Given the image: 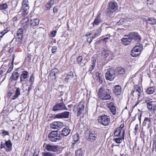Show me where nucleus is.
Masks as SVG:
<instances>
[{"label":"nucleus","instance_id":"nucleus-52","mask_svg":"<svg viewBox=\"0 0 156 156\" xmlns=\"http://www.w3.org/2000/svg\"><path fill=\"white\" fill-rule=\"evenodd\" d=\"M56 33V31L55 30L51 32V36L52 37H54L55 36V35Z\"/></svg>","mask_w":156,"mask_h":156},{"label":"nucleus","instance_id":"nucleus-34","mask_svg":"<svg viewBox=\"0 0 156 156\" xmlns=\"http://www.w3.org/2000/svg\"><path fill=\"white\" fill-rule=\"evenodd\" d=\"M5 144L6 147L8 149L12 147V144L10 140L6 141Z\"/></svg>","mask_w":156,"mask_h":156},{"label":"nucleus","instance_id":"nucleus-10","mask_svg":"<svg viewBox=\"0 0 156 156\" xmlns=\"http://www.w3.org/2000/svg\"><path fill=\"white\" fill-rule=\"evenodd\" d=\"M97 133L96 131H90L89 132L88 140L90 141H94L97 137Z\"/></svg>","mask_w":156,"mask_h":156},{"label":"nucleus","instance_id":"nucleus-19","mask_svg":"<svg viewBox=\"0 0 156 156\" xmlns=\"http://www.w3.org/2000/svg\"><path fill=\"white\" fill-rule=\"evenodd\" d=\"M29 76L28 73L26 71H23L20 76V81L21 82L24 81V80Z\"/></svg>","mask_w":156,"mask_h":156},{"label":"nucleus","instance_id":"nucleus-49","mask_svg":"<svg viewBox=\"0 0 156 156\" xmlns=\"http://www.w3.org/2000/svg\"><path fill=\"white\" fill-rule=\"evenodd\" d=\"M103 76L101 75V77H99V78L97 79V80L100 83H102L103 82Z\"/></svg>","mask_w":156,"mask_h":156},{"label":"nucleus","instance_id":"nucleus-54","mask_svg":"<svg viewBox=\"0 0 156 156\" xmlns=\"http://www.w3.org/2000/svg\"><path fill=\"white\" fill-rule=\"evenodd\" d=\"M138 95V99L139 101H141L143 99H144V97L142 96H142H141V95H140V96Z\"/></svg>","mask_w":156,"mask_h":156},{"label":"nucleus","instance_id":"nucleus-24","mask_svg":"<svg viewBox=\"0 0 156 156\" xmlns=\"http://www.w3.org/2000/svg\"><path fill=\"white\" fill-rule=\"evenodd\" d=\"M101 22V20L99 15H98L93 22V25H98Z\"/></svg>","mask_w":156,"mask_h":156},{"label":"nucleus","instance_id":"nucleus-53","mask_svg":"<svg viewBox=\"0 0 156 156\" xmlns=\"http://www.w3.org/2000/svg\"><path fill=\"white\" fill-rule=\"evenodd\" d=\"M94 38H93V37L92 36L91 37H89L87 39V41L89 43H90L92 42V40Z\"/></svg>","mask_w":156,"mask_h":156},{"label":"nucleus","instance_id":"nucleus-43","mask_svg":"<svg viewBox=\"0 0 156 156\" xmlns=\"http://www.w3.org/2000/svg\"><path fill=\"white\" fill-rule=\"evenodd\" d=\"M124 137H123L122 138H115L114 139L115 140V141L117 143L119 144L121 143L122 141V139L123 140Z\"/></svg>","mask_w":156,"mask_h":156},{"label":"nucleus","instance_id":"nucleus-56","mask_svg":"<svg viewBox=\"0 0 156 156\" xmlns=\"http://www.w3.org/2000/svg\"><path fill=\"white\" fill-rule=\"evenodd\" d=\"M54 1L53 0H51L48 3L49 5H50L51 6H52L54 3Z\"/></svg>","mask_w":156,"mask_h":156},{"label":"nucleus","instance_id":"nucleus-17","mask_svg":"<svg viewBox=\"0 0 156 156\" xmlns=\"http://www.w3.org/2000/svg\"><path fill=\"white\" fill-rule=\"evenodd\" d=\"M108 107L112 114L115 115L116 114V107L114 106V103L112 102L108 104Z\"/></svg>","mask_w":156,"mask_h":156},{"label":"nucleus","instance_id":"nucleus-18","mask_svg":"<svg viewBox=\"0 0 156 156\" xmlns=\"http://www.w3.org/2000/svg\"><path fill=\"white\" fill-rule=\"evenodd\" d=\"M125 38L122 39L121 41L123 44L125 45H128L131 42L132 40L130 38H128V35L125 36Z\"/></svg>","mask_w":156,"mask_h":156},{"label":"nucleus","instance_id":"nucleus-61","mask_svg":"<svg viewBox=\"0 0 156 156\" xmlns=\"http://www.w3.org/2000/svg\"><path fill=\"white\" fill-rule=\"evenodd\" d=\"M96 77L97 79H98V78H99V77H101V74L99 73V72H97L96 73Z\"/></svg>","mask_w":156,"mask_h":156},{"label":"nucleus","instance_id":"nucleus-51","mask_svg":"<svg viewBox=\"0 0 156 156\" xmlns=\"http://www.w3.org/2000/svg\"><path fill=\"white\" fill-rule=\"evenodd\" d=\"M34 77L33 75H32L30 77L29 81L32 83L34 81Z\"/></svg>","mask_w":156,"mask_h":156},{"label":"nucleus","instance_id":"nucleus-21","mask_svg":"<svg viewBox=\"0 0 156 156\" xmlns=\"http://www.w3.org/2000/svg\"><path fill=\"white\" fill-rule=\"evenodd\" d=\"M114 93L116 95H119L121 93V88L120 86L116 85L115 87V89L114 90Z\"/></svg>","mask_w":156,"mask_h":156},{"label":"nucleus","instance_id":"nucleus-13","mask_svg":"<svg viewBox=\"0 0 156 156\" xmlns=\"http://www.w3.org/2000/svg\"><path fill=\"white\" fill-rule=\"evenodd\" d=\"M128 35V38H130L132 41V39H134L139 41L141 39L140 36L137 33L132 32L129 33Z\"/></svg>","mask_w":156,"mask_h":156},{"label":"nucleus","instance_id":"nucleus-37","mask_svg":"<svg viewBox=\"0 0 156 156\" xmlns=\"http://www.w3.org/2000/svg\"><path fill=\"white\" fill-rule=\"evenodd\" d=\"M117 70L119 74H123L125 72V69L122 67L118 68Z\"/></svg>","mask_w":156,"mask_h":156},{"label":"nucleus","instance_id":"nucleus-28","mask_svg":"<svg viewBox=\"0 0 156 156\" xmlns=\"http://www.w3.org/2000/svg\"><path fill=\"white\" fill-rule=\"evenodd\" d=\"M144 122H145L146 124H147V128H149L151 126V120L150 118L145 117L144 119Z\"/></svg>","mask_w":156,"mask_h":156},{"label":"nucleus","instance_id":"nucleus-48","mask_svg":"<svg viewBox=\"0 0 156 156\" xmlns=\"http://www.w3.org/2000/svg\"><path fill=\"white\" fill-rule=\"evenodd\" d=\"M7 31L6 30H4L1 32H0V37H2L7 32Z\"/></svg>","mask_w":156,"mask_h":156},{"label":"nucleus","instance_id":"nucleus-32","mask_svg":"<svg viewBox=\"0 0 156 156\" xmlns=\"http://www.w3.org/2000/svg\"><path fill=\"white\" fill-rule=\"evenodd\" d=\"M42 156H55L54 153H50L49 152L42 153Z\"/></svg>","mask_w":156,"mask_h":156},{"label":"nucleus","instance_id":"nucleus-16","mask_svg":"<svg viewBox=\"0 0 156 156\" xmlns=\"http://www.w3.org/2000/svg\"><path fill=\"white\" fill-rule=\"evenodd\" d=\"M76 108L77 110L76 115L77 116H79L81 115L82 111L84 110V106L81 103H80L78 105L76 106Z\"/></svg>","mask_w":156,"mask_h":156},{"label":"nucleus","instance_id":"nucleus-33","mask_svg":"<svg viewBox=\"0 0 156 156\" xmlns=\"http://www.w3.org/2000/svg\"><path fill=\"white\" fill-rule=\"evenodd\" d=\"M146 21L148 23L150 24H154L156 22V20L152 18H149L148 20H147Z\"/></svg>","mask_w":156,"mask_h":156},{"label":"nucleus","instance_id":"nucleus-45","mask_svg":"<svg viewBox=\"0 0 156 156\" xmlns=\"http://www.w3.org/2000/svg\"><path fill=\"white\" fill-rule=\"evenodd\" d=\"M102 55L104 56L105 58H106L109 55L108 51L106 50H104L102 52Z\"/></svg>","mask_w":156,"mask_h":156},{"label":"nucleus","instance_id":"nucleus-55","mask_svg":"<svg viewBox=\"0 0 156 156\" xmlns=\"http://www.w3.org/2000/svg\"><path fill=\"white\" fill-rule=\"evenodd\" d=\"M57 49L56 47L55 46L53 47L51 49V51L52 53L55 52Z\"/></svg>","mask_w":156,"mask_h":156},{"label":"nucleus","instance_id":"nucleus-58","mask_svg":"<svg viewBox=\"0 0 156 156\" xmlns=\"http://www.w3.org/2000/svg\"><path fill=\"white\" fill-rule=\"evenodd\" d=\"M2 133L3 135H8L9 134V133L6 131L4 130L3 131Z\"/></svg>","mask_w":156,"mask_h":156},{"label":"nucleus","instance_id":"nucleus-29","mask_svg":"<svg viewBox=\"0 0 156 156\" xmlns=\"http://www.w3.org/2000/svg\"><path fill=\"white\" fill-rule=\"evenodd\" d=\"M59 71L57 68H55L52 70L50 73V75L51 76H55L56 74L58 73Z\"/></svg>","mask_w":156,"mask_h":156},{"label":"nucleus","instance_id":"nucleus-62","mask_svg":"<svg viewBox=\"0 0 156 156\" xmlns=\"http://www.w3.org/2000/svg\"><path fill=\"white\" fill-rule=\"evenodd\" d=\"M153 112H154V111H156V105L153 104Z\"/></svg>","mask_w":156,"mask_h":156},{"label":"nucleus","instance_id":"nucleus-14","mask_svg":"<svg viewBox=\"0 0 156 156\" xmlns=\"http://www.w3.org/2000/svg\"><path fill=\"white\" fill-rule=\"evenodd\" d=\"M29 6H22L20 12L18 13L19 15H22L23 16H25L29 13Z\"/></svg>","mask_w":156,"mask_h":156},{"label":"nucleus","instance_id":"nucleus-11","mask_svg":"<svg viewBox=\"0 0 156 156\" xmlns=\"http://www.w3.org/2000/svg\"><path fill=\"white\" fill-rule=\"evenodd\" d=\"M63 124L62 122H55L50 125V127L53 129H59L62 127Z\"/></svg>","mask_w":156,"mask_h":156},{"label":"nucleus","instance_id":"nucleus-59","mask_svg":"<svg viewBox=\"0 0 156 156\" xmlns=\"http://www.w3.org/2000/svg\"><path fill=\"white\" fill-rule=\"evenodd\" d=\"M124 124H122L120 125V126L119 127H118L117 128H118L119 129L121 130H122V129L124 127Z\"/></svg>","mask_w":156,"mask_h":156},{"label":"nucleus","instance_id":"nucleus-38","mask_svg":"<svg viewBox=\"0 0 156 156\" xmlns=\"http://www.w3.org/2000/svg\"><path fill=\"white\" fill-rule=\"evenodd\" d=\"M8 6L6 4L4 3L0 5V10H4L7 8Z\"/></svg>","mask_w":156,"mask_h":156},{"label":"nucleus","instance_id":"nucleus-1","mask_svg":"<svg viewBox=\"0 0 156 156\" xmlns=\"http://www.w3.org/2000/svg\"><path fill=\"white\" fill-rule=\"evenodd\" d=\"M98 94L101 99L103 100H109L111 98L109 90H105L103 86L99 88Z\"/></svg>","mask_w":156,"mask_h":156},{"label":"nucleus","instance_id":"nucleus-63","mask_svg":"<svg viewBox=\"0 0 156 156\" xmlns=\"http://www.w3.org/2000/svg\"><path fill=\"white\" fill-rule=\"evenodd\" d=\"M38 152H37L36 151H35L33 156H38Z\"/></svg>","mask_w":156,"mask_h":156},{"label":"nucleus","instance_id":"nucleus-60","mask_svg":"<svg viewBox=\"0 0 156 156\" xmlns=\"http://www.w3.org/2000/svg\"><path fill=\"white\" fill-rule=\"evenodd\" d=\"M53 12L57 13L58 11V9L55 7H54L53 9Z\"/></svg>","mask_w":156,"mask_h":156},{"label":"nucleus","instance_id":"nucleus-50","mask_svg":"<svg viewBox=\"0 0 156 156\" xmlns=\"http://www.w3.org/2000/svg\"><path fill=\"white\" fill-rule=\"evenodd\" d=\"M15 94L19 96L20 94V89L18 87L16 90Z\"/></svg>","mask_w":156,"mask_h":156},{"label":"nucleus","instance_id":"nucleus-7","mask_svg":"<svg viewBox=\"0 0 156 156\" xmlns=\"http://www.w3.org/2000/svg\"><path fill=\"white\" fill-rule=\"evenodd\" d=\"M115 76V72L113 69L108 71L105 74L106 79L107 80L112 81L113 80Z\"/></svg>","mask_w":156,"mask_h":156},{"label":"nucleus","instance_id":"nucleus-40","mask_svg":"<svg viewBox=\"0 0 156 156\" xmlns=\"http://www.w3.org/2000/svg\"><path fill=\"white\" fill-rule=\"evenodd\" d=\"M126 21V19L125 18H123L121 19L117 23V24L119 25L123 23Z\"/></svg>","mask_w":156,"mask_h":156},{"label":"nucleus","instance_id":"nucleus-12","mask_svg":"<svg viewBox=\"0 0 156 156\" xmlns=\"http://www.w3.org/2000/svg\"><path fill=\"white\" fill-rule=\"evenodd\" d=\"M128 35V38H130L132 41V39H134L139 41L141 39L140 36L137 33L132 32L129 33Z\"/></svg>","mask_w":156,"mask_h":156},{"label":"nucleus","instance_id":"nucleus-64","mask_svg":"<svg viewBox=\"0 0 156 156\" xmlns=\"http://www.w3.org/2000/svg\"><path fill=\"white\" fill-rule=\"evenodd\" d=\"M138 129V124H136V125L135 128H134L135 130V131H137Z\"/></svg>","mask_w":156,"mask_h":156},{"label":"nucleus","instance_id":"nucleus-15","mask_svg":"<svg viewBox=\"0 0 156 156\" xmlns=\"http://www.w3.org/2000/svg\"><path fill=\"white\" fill-rule=\"evenodd\" d=\"M23 30L21 28L18 29L17 31V37L16 41L20 42L23 37Z\"/></svg>","mask_w":156,"mask_h":156},{"label":"nucleus","instance_id":"nucleus-44","mask_svg":"<svg viewBox=\"0 0 156 156\" xmlns=\"http://www.w3.org/2000/svg\"><path fill=\"white\" fill-rule=\"evenodd\" d=\"M121 130L118 128L116 129V130L114 132V134L116 136H119L120 134Z\"/></svg>","mask_w":156,"mask_h":156},{"label":"nucleus","instance_id":"nucleus-25","mask_svg":"<svg viewBox=\"0 0 156 156\" xmlns=\"http://www.w3.org/2000/svg\"><path fill=\"white\" fill-rule=\"evenodd\" d=\"M39 20L37 19L31 20L30 21V25L33 27L37 25L39 22Z\"/></svg>","mask_w":156,"mask_h":156},{"label":"nucleus","instance_id":"nucleus-42","mask_svg":"<svg viewBox=\"0 0 156 156\" xmlns=\"http://www.w3.org/2000/svg\"><path fill=\"white\" fill-rule=\"evenodd\" d=\"M12 64L10 66L7 71L5 73V74L10 73L12 70L13 67V62H12Z\"/></svg>","mask_w":156,"mask_h":156},{"label":"nucleus","instance_id":"nucleus-36","mask_svg":"<svg viewBox=\"0 0 156 156\" xmlns=\"http://www.w3.org/2000/svg\"><path fill=\"white\" fill-rule=\"evenodd\" d=\"M76 156H82V151L80 148L77 150L75 152Z\"/></svg>","mask_w":156,"mask_h":156},{"label":"nucleus","instance_id":"nucleus-6","mask_svg":"<svg viewBox=\"0 0 156 156\" xmlns=\"http://www.w3.org/2000/svg\"><path fill=\"white\" fill-rule=\"evenodd\" d=\"M67 107L63 102H61L55 104L53 106L52 110L54 112H56L59 111H62L67 110Z\"/></svg>","mask_w":156,"mask_h":156},{"label":"nucleus","instance_id":"nucleus-20","mask_svg":"<svg viewBox=\"0 0 156 156\" xmlns=\"http://www.w3.org/2000/svg\"><path fill=\"white\" fill-rule=\"evenodd\" d=\"M70 130L68 127L63 128L62 131V134L64 136H67L70 133Z\"/></svg>","mask_w":156,"mask_h":156},{"label":"nucleus","instance_id":"nucleus-39","mask_svg":"<svg viewBox=\"0 0 156 156\" xmlns=\"http://www.w3.org/2000/svg\"><path fill=\"white\" fill-rule=\"evenodd\" d=\"M73 143H76L79 140L78 134H76L73 136Z\"/></svg>","mask_w":156,"mask_h":156},{"label":"nucleus","instance_id":"nucleus-57","mask_svg":"<svg viewBox=\"0 0 156 156\" xmlns=\"http://www.w3.org/2000/svg\"><path fill=\"white\" fill-rule=\"evenodd\" d=\"M45 7L47 8V9L48 10L50 9L51 7V6L48 3H47Z\"/></svg>","mask_w":156,"mask_h":156},{"label":"nucleus","instance_id":"nucleus-46","mask_svg":"<svg viewBox=\"0 0 156 156\" xmlns=\"http://www.w3.org/2000/svg\"><path fill=\"white\" fill-rule=\"evenodd\" d=\"M83 58L82 56H79L77 59V61L78 63L79 64H80V65H81V62Z\"/></svg>","mask_w":156,"mask_h":156},{"label":"nucleus","instance_id":"nucleus-26","mask_svg":"<svg viewBox=\"0 0 156 156\" xmlns=\"http://www.w3.org/2000/svg\"><path fill=\"white\" fill-rule=\"evenodd\" d=\"M19 76V75L18 72H14L12 73L10 78L12 80H15L17 79Z\"/></svg>","mask_w":156,"mask_h":156},{"label":"nucleus","instance_id":"nucleus-8","mask_svg":"<svg viewBox=\"0 0 156 156\" xmlns=\"http://www.w3.org/2000/svg\"><path fill=\"white\" fill-rule=\"evenodd\" d=\"M69 112H63L58 113L55 115L54 119H66L69 118Z\"/></svg>","mask_w":156,"mask_h":156},{"label":"nucleus","instance_id":"nucleus-3","mask_svg":"<svg viewBox=\"0 0 156 156\" xmlns=\"http://www.w3.org/2000/svg\"><path fill=\"white\" fill-rule=\"evenodd\" d=\"M49 140L52 142H56L62 138L61 134L57 131H52L48 135Z\"/></svg>","mask_w":156,"mask_h":156},{"label":"nucleus","instance_id":"nucleus-31","mask_svg":"<svg viewBox=\"0 0 156 156\" xmlns=\"http://www.w3.org/2000/svg\"><path fill=\"white\" fill-rule=\"evenodd\" d=\"M154 88L153 87H151L148 88L147 89V92L148 94H152L154 91Z\"/></svg>","mask_w":156,"mask_h":156},{"label":"nucleus","instance_id":"nucleus-47","mask_svg":"<svg viewBox=\"0 0 156 156\" xmlns=\"http://www.w3.org/2000/svg\"><path fill=\"white\" fill-rule=\"evenodd\" d=\"M27 3L28 1L27 0H23L22 3V6H29Z\"/></svg>","mask_w":156,"mask_h":156},{"label":"nucleus","instance_id":"nucleus-9","mask_svg":"<svg viewBox=\"0 0 156 156\" xmlns=\"http://www.w3.org/2000/svg\"><path fill=\"white\" fill-rule=\"evenodd\" d=\"M45 148L48 151L55 152L58 151L59 147L58 145H52L50 144H47Z\"/></svg>","mask_w":156,"mask_h":156},{"label":"nucleus","instance_id":"nucleus-4","mask_svg":"<svg viewBox=\"0 0 156 156\" xmlns=\"http://www.w3.org/2000/svg\"><path fill=\"white\" fill-rule=\"evenodd\" d=\"M142 44L137 43L132 49L131 55L133 57H136L139 55L143 49Z\"/></svg>","mask_w":156,"mask_h":156},{"label":"nucleus","instance_id":"nucleus-5","mask_svg":"<svg viewBox=\"0 0 156 156\" xmlns=\"http://www.w3.org/2000/svg\"><path fill=\"white\" fill-rule=\"evenodd\" d=\"M98 120L99 123L104 126L108 125L110 122V119L105 115L99 116L98 118Z\"/></svg>","mask_w":156,"mask_h":156},{"label":"nucleus","instance_id":"nucleus-27","mask_svg":"<svg viewBox=\"0 0 156 156\" xmlns=\"http://www.w3.org/2000/svg\"><path fill=\"white\" fill-rule=\"evenodd\" d=\"M96 62V59L94 58H92L91 61V64L90 65V67L89 71L91 72L93 69L95 67Z\"/></svg>","mask_w":156,"mask_h":156},{"label":"nucleus","instance_id":"nucleus-35","mask_svg":"<svg viewBox=\"0 0 156 156\" xmlns=\"http://www.w3.org/2000/svg\"><path fill=\"white\" fill-rule=\"evenodd\" d=\"M101 30V29H98L96 30V33L92 36L93 38H94L95 37L98 36L100 34Z\"/></svg>","mask_w":156,"mask_h":156},{"label":"nucleus","instance_id":"nucleus-30","mask_svg":"<svg viewBox=\"0 0 156 156\" xmlns=\"http://www.w3.org/2000/svg\"><path fill=\"white\" fill-rule=\"evenodd\" d=\"M73 77V74L72 72H69L68 75H67L66 79L67 81V82H68L69 80H72Z\"/></svg>","mask_w":156,"mask_h":156},{"label":"nucleus","instance_id":"nucleus-41","mask_svg":"<svg viewBox=\"0 0 156 156\" xmlns=\"http://www.w3.org/2000/svg\"><path fill=\"white\" fill-rule=\"evenodd\" d=\"M153 104H151V103L150 102H147V107L148 108L149 110H150L151 111L153 112Z\"/></svg>","mask_w":156,"mask_h":156},{"label":"nucleus","instance_id":"nucleus-22","mask_svg":"<svg viewBox=\"0 0 156 156\" xmlns=\"http://www.w3.org/2000/svg\"><path fill=\"white\" fill-rule=\"evenodd\" d=\"M22 23V26L24 28H26L27 26L29 24V19L28 17H26L23 18L21 21Z\"/></svg>","mask_w":156,"mask_h":156},{"label":"nucleus","instance_id":"nucleus-2","mask_svg":"<svg viewBox=\"0 0 156 156\" xmlns=\"http://www.w3.org/2000/svg\"><path fill=\"white\" fill-rule=\"evenodd\" d=\"M117 3L115 1L110 2L108 5V7L107 8L105 14L106 15L109 16L111 15L112 13L118 9Z\"/></svg>","mask_w":156,"mask_h":156},{"label":"nucleus","instance_id":"nucleus-23","mask_svg":"<svg viewBox=\"0 0 156 156\" xmlns=\"http://www.w3.org/2000/svg\"><path fill=\"white\" fill-rule=\"evenodd\" d=\"M141 91V90L140 88L139 87H137L136 88H134L131 91V94H133V96H134L136 94L134 93L135 92L136 93L137 92V94H136L140 96Z\"/></svg>","mask_w":156,"mask_h":156}]
</instances>
